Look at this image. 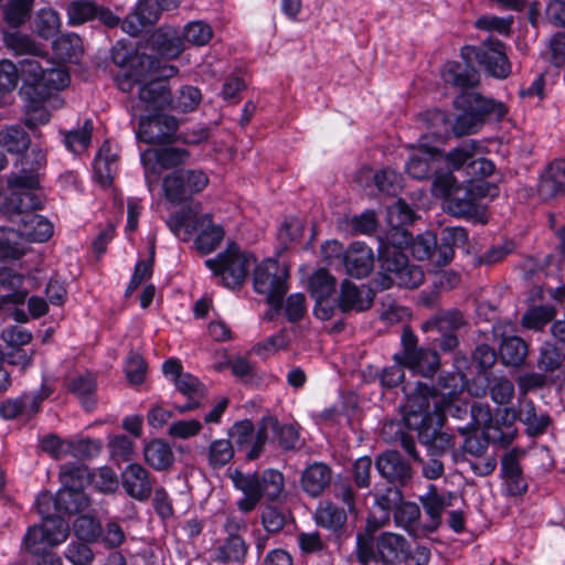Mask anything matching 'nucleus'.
<instances>
[{
    "instance_id": "f257e3e1",
    "label": "nucleus",
    "mask_w": 565,
    "mask_h": 565,
    "mask_svg": "<svg viewBox=\"0 0 565 565\" xmlns=\"http://www.w3.org/2000/svg\"><path fill=\"white\" fill-rule=\"evenodd\" d=\"M441 77L446 84L461 90L454 100V106L460 110L452 126L457 136L475 134L487 119H500L505 115L502 103L470 90L479 85L480 75L469 64L447 62L443 66Z\"/></svg>"
},
{
    "instance_id": "f03ea898",
    "label": "nucleus",
    "mask_w": 565,
    "mask_h": 565,
    "mask_svg": "<svg viewBox=\"0 0 565 565\" xmlns=\"http://www.w3.org/2000/svg\"><path fill=\"white\" fill-rule=\"evenodd\" d=\"M436 194L446 199L447 211L458 217L486 223L484 209L479 200L499 196V188L490 182H466L459 185L451 172L437 175L433 181Z\"/></svg>"
},
{
    "instance_id": "7ed1b4c3",
    "label": "nucleus",
    "mask_w": 565,
    "mask_h": 565,
    "mask_svg": "<svg viewBox=\"0 0 565 565\" xmlns=\"http://www.w3.org/2000/svg\"><path fill=\"white\" fill-rule=\"evenodd\" d=\"M411 253L418 260H427L435 268H443L451 263L456 248L468 243V232L460 226L445 227L438 241L433 232H425L409 239Z\"/></svg>"
},
{
    "instance_id": "20e7f679",
    "label": "nucleus",
    "mask_w": 565,
    "mask_h": 565,
    "mask_svg": "<svg viewBox=\"0 0 565 565\" xmlns=\"http://www.w3.org/2000/svg\"><path fill=\"white\" fill-rule=\"evenodd\" d=\"M231 478L234 487L244 494L236 502L237 509L243 513L254 511L263 498L268 501L277 500L285 484L282 473L275 469H267L262 473L236 470Z\"/></svg>"
},
{
    "instance_id": "39448f33",
    "label": "nucleus",
    "mask_w": 565,
    "mask_h": 565,
    "mask_svg": "<svg viewBox=\"0 0 565 565\" xmlns=\"http://www.w3.org/2000/svg\"><path fill=\"white\" fill-rule=\"evenodd\" d=\"M376 526L367 522L365 533L358 534V558L362 565L381 563L383 565H397L407 551L408 541L399 534L383 532L379 536L373 533Z\"/></svg>"
},
{
    "instance_id": "423d86ee",
    "label": "nucleus",
    "mask_w": 565,
    "mask_h": 565,
    "mask_svg": "<svg viewBox=\"0 0 565 565\" xmlns=\"http://www.w3.org/2000/svg\"><path fill=\"white\" fill-rule=\"evenodd\" d=\"M177 73L178 68L175 66L164 64L160 74L138 85L137 96L131 97L129 102L130 115L135 118L142 111L156 113L172 105L173 98L167 79Z\"/></svg>"
},
{
    "instance_id": "0eeeda50",
    "label": "nucleus",
    "mask_w": 565,
    "mask_h": 565,
    "mask_svg": "<svg viewBox=\"0 0 565 565\" xmlns=\"http://www.w3.org/2000/svg\"><path fill=\"white\" fill-rule=\"evenodd\" d=\"M289 267L276 259L267 258L258 264L253 273L254 290L266 297L275 310L282 307L284 297L287 294V280Z\"/></svg>"
},
{
    "instance_id": "6e6552de",
    "label": "nucleus",
    "mask_w": 565,
    "mask_h": 565,
    "mask_svg": "<svg viewBox=\"0 0 565 565\" xmlns=\"http://www.w3.org/2000/svg\"><path fill=\"white\" fill-rule=\"evenodd\" d=\"M217 284L234 289L243 285L250 266V258L235 243H230L216 257L205 260Z\"/></svg>"
},
{
    "instance_id": "1a4fd4ad",
    "label": "nucleus",
    "mask_w": 565,
    "mask_h": 565,
    "mask_svg": "<svg viewBox=\"0 0 565 565\" xmlns=\"http://www.w3.org/2000/svg\"><path fill=\"white\" fill-rule=\"evenodd\" d=\"M402 350L394 354V362L404 363V365L414 373L425 377H431L438 371L440 360L435 350L418 347V340L415 333L405 328L401 338Z\"/></svg>"
},
{
    "instance_id": "9d476101",
    "label": "nucleus",
    "mask_w": 565,
    "mask_h": 565,
    "mask_svg": "<svg viewBox=\"0 0 565 565\" xmlns=\"http://www.w3.org/2000/svg\"><path fill=\"white\" fill-rule=\"evenodd\" d=\"M209 184L207 175L201 170L178 169L163 178L164 198L178 205L190 201Z\"/></svg>"
},
{
    "instance_id": "9b49d317",
    "label": "nucleus",
    "mask_w": 565,
    "mask_h": 565,
    "mask_svg": "<svg viewBox=\"0 0 565 565\" xmlns=\"http://www.w3.org/2000/svg\"><path fill=\"white\" fill-rule=\"evenodd\" d=\"M479 145L470 140L451 149L446 154V162L452 170L463 169L466 175L470 179L467 182H484L482 179L494 172V163L483 157H476Z\"/></svg>"
},
{
    "instance_id": "f8f14e48",
    "label": "nucleus",
    "mask_w": 565,
    "mask_h": 565,
    "mask_svg": "<svg viewBox=\"0 0 565 565\" xmlns=\"http://www.w3.org/2000/svg\"><path fill=\"white\" fill-rule=\"evenodd\" d=\"M462 57L467 61H475L492 77L504 79L511 74V63L501 41L488 40L479 46H466L462 50Z\"/></svg>"
},
{
    "instance_id": "ddd939ff",
    "label": "nucleus",
    "mask_w": 565,
    "mask_h": 565,
    "mask_svg": "<svg viewBox=\"0 0 565 565\" xmlns=\"http://www.w3.org/2000/svg\"><path fill=\"white\" fill-rule=\"evenodd\" d=\"M463 313L458 309L440 310L422 323L424 332H438L433 339L435 345L443 352H452L458 347L456 332L466 326Z\"/></svg>"
},
{
    "instance_id": "4468645a",
    "label": "nucleus",
    "mask_w": 565,
    "mask_h": 565,
    "mask_svg": "<svg viewBox=\"0 0 565 565\" xmlns=\"http://www.w3.org/2000/svg\"><path fill=\"white\" fill-rule=\"evenodd\" d=\"M406 395L404 405V422L409 429H418L429 423L438 422L440 416L430 413L429 398L434 396V388L428 384L417 382L415 391L408 392L406 385L403 386Z\"/></svg>"
},
{
    "instance_id": "2eb2a0df",
    "label": "nucleus",
    "mask_w": 565,
    "mask_h": 565,
    "mask_svg": "<svg viewBox=\"0 0 565 565\" xmlns=\"http://www.w3.org/2000/svg\"><path fill=\"white\" fill-rule=\"evenodd\" d=\"M190 153L184 148L166 147L160 149H147L140 156L145 169V178L148 189L151 191L156 180L150 174L159 175L161 170L181 166L188 161Z\"/></svg>"
},
{
    "instance_id": "dca6fc26",
    "label": "nucleus",
    "mask_w": 565,
    "mask_h": 565,
    "mask_svg": "<svg viewBox=\"0 0 565 565\" xmlns=\"http://www.w3.org/2000/svg\"><path fill=\"white\" fill-rule=\"evenodd\" d=\"M162 68L163 65L157 57L137 52L130 60L128 68L117 77L118 87L122 92L132 94L135 86L156 77Z\"/></svg>"
},
{
    "instance_id": "f3484780",
    "label": "nucleus",
    "mask_w": 565,
    "mask_h": 565,
    "mask_svg": "<svg viewBox=\"0 0 565 565\" xmlns=\"http://www.w3.org/2000/svg\"><path fill=\"white\" fill-rule=\"evenodd\" d=\"M139 116V128L137 130V138L149 145L166 143L171 140L175 134L179 122L170 115L156 114Z\"/></svg>"
},
{
    "instance_id": "a211bd4d",
    "label": "nucleus",
    "mask_w": 565,
    "mask_h": 565,
    "mask_svg": "<svg viewBox=\"0 0 565 565\" xmlns=\"http://www.w3.org/2000/svg\"><path fill=\"white\" fill-rule=\"evenodd\" d=\"M70 534L67 522L63 519L62 514L51 518L42 519L40 525L29 527L25 536L24 544L38 543L46 547H54L65 542Z\"/></svg>"
},
{
    "instance_id": "6ab92c4d",
    "label": "nucleus",
    "mask_w": 565,
    "mask_h": 565,
    "mask_svg": "<svg viewBox=\"0 0 565 565\" xmlns=\"http://www.w3.org/2000/svg\"><path fill=\"white\" fill-rule=\"evenodd\" d=\"M17 166L21 167L19 172H11L7 183L18 185L20 182L29 186H39V171L46 166V153L39 147H33L19 156Z\"/></svg>"
},
{
    "instance_id": "aec40b11",
    "label": "nucleus",
    "mask_w": 565,
    "mask_h": 565,
    "mask_svg": "<svg viewBox=\"0 0 565 565\" xmlns=\"http://www.w3.org/2000/svg\"><path fill=\"white\" fill-rule=\"evenodd\" d=\"M375 468L381 477L399 487L406 486L413 478L409 461L396 450L380 454L375 459Z\"/></svg>"
},
{
    "instance_id": "412c9836",
    "label": "nucleus",
    "mask_w": 565,
    "mask_h": 565,
    "mask_svg": "<svg viewBox=\"0 0 565 565\" xmlns=\"http://www.w3.org/2000/svg\"><path fill=\"white\" fill-rule=\"evenodd\" d=\"M375 291L367 285L360 286L345 279L341 284L338 297V307L343 313L351 311L362 312L371 308Z\"/></svg>"
},
{
    "instance_id": "4be33fe9",
    "label": "nucleus",
    "mask_w": 565,
    "mask_h": 565,
    "mask_svg": "<svg viewBox=\"0 0 565 565\" xmlns=\"http://www.w3.org/2000/svg\"><path fill=\"white\" fill-rule=\"evenodd\" d=\"M402 239L398 241V245L395 243L388 244L381 242L379 245V262L382 273L379 277H397L401 269L406 265L408 260L407 256L402 250V245H408L411 234L407 231H401Z\"/></svg>"
},
{
    "instance_id": "5701e85b",
    "label": "nucleus",
    "mask_w": 565,
    "mask_h": 565,
    "mask_svg": "<svg viewBox=\"0 0 565 565\" xmlns=\"http://www.w3.org/2000/svg\"><path fill=\"white\" fill-rule=\"evenodd\" d=\"M121 484L126 493L140 502L147 501L153 488L149 471L140 463H129L121 472Z\"/></svg>"
},
{
    "instance_id": "b1692460",
    "label": "nucleus",
    "mask_w": 565,
    "mask_h": 565,
    "mask_svg": "<svg viewBox=\"0 0 565 565\" xmlns=\"http://www.w3.org/2000/svg\"><path fill=\"white\" fill-rule=\"evenodd\" d=\"M10 194L7 196V211L19 220L26 213L42 209L41 198L33 191L38 186H29L23 182L18 185L8 184Z\"/></svg>"
},
{
    "instance_id": "393cba45",
    "label": "nucleus",
    "mask_w": 565,
    "mask_h": 565,
    "mask_svg": "<svg viewBox=\"0 0 565 565\" xmlns=\"http://www.w3.org/2000/svg\"><path fill=\"white\" fill-rule=\"evenodd\" d=\"M441 164V153L436 148L419 149L414 152L406 162V172L414 179L425 180L441 173L438 169Z\"/></svg>"
},
{
    "instance_id": "a878e982",
    "label": "nucleus",
    "mask_w": 565,
    "mask_h": 565,
    "mask_svg": "<svg viewBox=\"0 0 565 565\" xmlns=\"http://www.w3.org/2000/svg\"><path fill=\"white\" fill-rule=\"evenodd\" d=\"M193 231H198L194 245L201 254L214 252L222 243L225 234L221 225L213 223L211 214H203L196 217Z\"/></svg>"
},
{
    "instance_id": "bb28decb",
    "label": "nucleus",
    "mask_w": 565,
    "mask_h": 565,
    "mask_svg": "<svg viewBox=\"0 0 565 565\" xmlns=\"http://www.w3.org/2000/svg\"><path fill=\"white\" fill-rule=\"evenodd\" d=\"M342 263L350 276L355 278L366 277L374 266L372 248L364 243H352L344 252Z\"/></svg>"
},
{
    "instance_id": "cd10ccee",
    "label": "nucleus",
    "mask_w": 565,
    "mask_h": 565,
    "mask_svg": "<svg viewBox=\"0 0 565 565\" xmlns=\"http://www.w3.org/2000/svg\"><path fill=\"white\" fill-rule=\"evenodd\" d=\"M332 479L331 467L324 462L316 461L305 468L300 484L308 495L318 498L330 487Z\"/></svg>"
},
{
    "instance_id": "c85d7f7f",
    "label": "nucleus",
    "mask_w": 565,
    "mask_h": 565,
    "mask_svg": "<svg viewBox=\"0 0 565 565\" xmlns=\"http://www.w3.org/2000/svg\"><path fill=\"white\" fill-rule=\"evenodd\" d=\"M21 95L23 97L22 111L24 125L31 130L46 125L50 121L51 115L38 88H26L21 92Z\"/></svg>"
},
{
    "instance_id": "c756f323",
    "label": "nucleus",
    "mask_w": 565,
    "mask_h": 565,
    "mask_svg": "<svg viewBox=\"0 0 565 565\" xmlns=\"http://www.w3.org/2000/svg\"><path fill=\"white\" fill-rule=\"evenodd\" d=\"M248 550L249 545L242 535L226 536L216 543L212 561L218 564H243Z\"/></svg>"
},
{
    "instance_id": "7c9ffc66",
    "label": "nucleus",
    "mask_w": 565,
    "mask_h": 565,
    "mask_svg": "<svg viewBox=\"0 0 565 565\" xmlns=\"http://www.w3.org/2000/svg\"><path fill=\"white\" fill-rule=\"evenodd\" d=\"M516 420L515 411L504 408L500 418L491 422L484 429L487 438L490 443L508 447L512 444L518 435V428L514 425Z\"/></svg>"
},
{
    "instance_id": "2f4dec72",
    "label": "nucleus",
    "mask_w": 565,
    "mask_h": 565,
    "mask_svg": "<svg viewBox=\"0 0 565 565\" xmlns=\"http://www.w3.org/2000/svg\"><path fill=\"white\" fill-rule=\"evenodd\" d=\"M539 194L544 200L555 199L565 194V161H553L542 174Z\"/></svg>"
},
{
    "instance_id": "473e14b6",
    "label": "nucleus",
    "mask_w": 565,
    "mask_h": 565,
    "mask_svg": "<svg viewBox=\"0 0 565 565\" xmlns=\"http://www.w3.org/2000/svg\"><path fill=\"white\" fill-rule=\"evenodd\" d=\"M24 276L12 269L0 271V307L7 303L19 305L24 302L28 290L23 289Z\"/></svg>"
},
{
    "instance_id": "72a5a7b5",
    "label": "nucleus",
    "mask_w": 565,
    "mask_h": 565,
    "mask_svg": "<svg viewBox=\"0 0 565 565\" xmlns=\"http://www.w3.org/2000/svg\"><path fill=\"white\" fill-rule=\"evenodd\" d=\"M515 414L516 419L526 426V434L531 437L543 435L552 423L547 413H536L535 405L530 399L522 401Z\"/></svg>"
},
{
    "instance_id": "f704fd0d",
    "label": "nucleus",
    "mask_w": 565,
    "mask_h": 565,
    "mask_svg": "<svg viewBox=\"0 0 565 565\" xmlns=\"http://www.w3.org/2000/svg\"><path fill=\"white\" fill-rule=\"evenodd\" d=\"M441 418L438 422L429 423L418 429L419 441L428 447L433 456H439L452 445V436L440 430Z\"/></svg>"
},
{
    "instance_id": "c9c22d12",
    "label": "nucleus",
    "mask_w": 565,
    "mask_h": 565,
    "mask_svg": "<svg viewBox=\"0 0 565 565\" xmlns=\"http://www.w3.org/2000/svg\"><path fill=\"white\" fill-rule=\"evenodd\" d=\"M3 43L15 55L41 57L47 55L44 45L36 43L30 35L18 30L3 31Z\"/></svg>"
},
{
    "instance_id": "e433bc0d",
    "label": "nucleus",
    "mask_w": 565,
    "mask_h": 565,
    "mask_svg": "<svg viewBox=\"0 0 565 565\" xmlns=\"http://www.w3.org/2000/svg\"><path fill=\"white\" fill-rule=\"evenodd\" d=\"M419 502L429 518V523L425 526L426 530L436 531L441 524L444 510L450 505L449 501L438 493L436 486L429 484L427 492L419 497Z\"/></svg>"
},
{
    "instance_id": "4c0bfd02",
    "label": "nucleus",
    "mask_w": 565,
    "mask_h": 565,
    "mask_svg": "<svg viewBox=\"0 0 565 565\" xmlns=\"http://www.w3.org/2000/svg\"><path fill=\"white\" fill-rule=\"evenodd\" d=\"M67 388L79 401L85 411L92 412L97 404V383L95 377L89 374H81L68 381Z\"/></svg>"
},
{
    "instance_id": "58836bf2",
    "label": "nucleus",
    "mask_w": 565,
    "mask_h": 565,
    "mask_svg": "<svg viewBox=\"0 0 565 565\" xmlns=\"http://www.w3.org/2000/svg\"><path fill=\"white\" fill-rule=\"evenodd\" d=\"M316 523L333 533L340 532L348 520L347 510L338 507L334 502L323 501L315 513Z\"/></svg>"
},
{
    "instance_id": "ea45409f",
    "label": "nucleus",
    "mask_w": 565,
    "mask_h": 565,
    "mask_svg": "<svg viewBox=\"0 0 565 565\" xmlns=\"http://www.w3.org/2000/svg\"><path fill=\"white\" fill-rule=\"evenodd\" d=\"M423 281V269L417 265L411 264L409 260L406 262V265L401 269L397 277H377L375 279V284L382 290L388 289L394 285L412 289L418 287Z\"/></svg>"
},
{
    "instance_id": "a19ab883",
    "label": "nucleus",
    "mask_w": 565,
    "mask_h": 565,
    "mask_svg": "<svg viewBox=\"0 0 565 565\" xmlns=\"http://www.w3.org/2000/svg\"><path fill=\"white\" fill-rule=\"evenodd\" d=\"M0 146L9 153L22 154L31 147V137L22 126L8 125L0 130Z\"/></svg>"
},
{
    "instance_id": "79ce46f5",
    "label": "nucleus",
    "mask_w": 565,
    "mask_h": 565,
    "mask_svg": "<svg viewBox=\"0 0 565 565\" xmlns=\"http://www.w3.org/2000/svg\"><path fill=\"white\" fill-rule=\"evenodd\" d=\"M146 462L154 470L162 471L172 466L174 456L171 447L162 439H153L143 448Z\"/></svg>"
},
{
    "instance_id": "37998d69",
    "label": "nucleus",
    "mask_w": 565,
    "mask_h": 565,
    "mask_svg": "<svg viewBox=\"0 0 565 565\" xmlns=\"http://www.w3.org/2000/svg\"><path fill=\"white\" fill-rule=\"evenodd\" d=\"M500 359L507 366H521L527 354L529 348L525 341L516 335L503 337L499 350Z\"/></svg>"
},
{
    "instance_id": "c03bdc74",
    "label": "nucleus",
    "mask_w": 565,
    "mask_h": 565,
    "mask_svg": "<svg viewBox=\"0 0 565 565\" xmlns=\"http://www.w3.org/2000/svg\"><path fill=\"white\" fill-rule=\"evenodd\" d=\"M58 514H76L85 511L89 504V498L83 490L61 488L56 492Z\"/></svg>"
},
{
    "instance_id": "a18cd8bd",
    "label": "nucleus",
    "mask_w": 565,
    "mask_h": 565,
    "mask_svg": "<svg viewBox=\"0 0 565 565\" xmlns=\"http://www.w3.org/2000/svg\"><path fill=\"white\" fill-rule=\"evenodd\" d=\"M52 50L58 60L77 63L83 54L82 39L75 33L62 34L53 41Z\"/></svg>"
},
{
    "instance_id": "49530a36",
    "label": "nucleus",
    "mask_w": 565,
    "mask_h": 565,
    "mask_svg": "<svg viewBox=\"0 0 565 565\" xmlns=\"http://www.w3.org/2000/svg\"><path fill=\"white\" fill-rule=\"evenodd\" d=\"M21 224V234L35 242H45L53 234V226L49 220L35 214L26 213V216L18 220Z\"/></svg>"
},
{
    "instance_id": "de8ad7c7",
    "label": "nucleus",
    "mask_w": 565,
    "mask_h": 565,
    "mask_svg": "<svg viewBox=\"0 0 565 565\" xmlns=\"http://www.w3.org/2000/svg\"><path fill=\"white\" fill-rule=\"evenodd\" d=\"M153 46L164 58H177L184 50L183 41L173 29L159 30L153 35Z\"/></svg>"
},
{
    "instance_id": "09e8293b",
    "label": "nucleus",
    "mask_w": 565,
    "mask_h": 565,
    "mask_svg": "<svg viewBox=\"0 0 565 565\" xmlns=\"http://www.w3.org/2000/svg\"><path fill=\"white\" fill-rule=\"evenodd\" d=\"M33 32L43 40L54 38L61 28V19L57 11L52 8L40 9L32 22Z\"/></svg>"
},
{
    "instance_id": "8fccbe9b",
    "label": "nucleus",
    "mask_w": 565,
    "mask_h": 565,
    "mask_svg": "<svg viewBox=\"0 0 565 565\" xmlns=\"http://www.w3.org/2000/svg\"><path fill=\"white\" fill-rule=\"evenodd\" d=\"M179 4L180 0H140L135 10L151 28L158 22L163 11L175 9Z\"/></svg>"
},
{
    "instance_id": "3c124183",
    "label": "nucleus",
    "mask_w": 565,
    "mask_h": 565,
    "mask_svg": "<svg viewBox=\"0 0 565 565\" xmlns=\"http://www.w3.org/2000/svg\"><path fill=\"white\" fill-rule=\"evenodd\" d=\"M393 512L396 526L409 534L415 533L420 521V509L416 503L402 500Z\"/></svg>"
},
{
    "instance_id": "603ef678",
    "label": "nucleus",
    "mask_w": 565,
    "mask_h": 565,
    "mask_svg": "<svg viewBox=\"0 0 565 565\" xmlns=\"http://www.w3.org/2000/svg\"><path fill=\"white\" fill-rule=\"evenodd\" d=\"M565 361V352L552 341H545L540 348L537 367L544 373H554Z\"/></svg>"
},
{
    "instance_id": "864d4df0",
    "label": "nucleus",
    "mask_w": 565,
    "mask_h": 565,
    "mask_svg": "<svg viewBox=\"0 0 565 565\" xmlns=\"http://www.w3.org/2000/svg\"><path fill=\"white\" fill-rule=\"evenodd\" d=\"M86 466L76 463H64L61 466L60 480L62 488L83 490L89 479Z\"/></svg>"
},
{
    "instance_id": "5fc2aeb1",
    "label": "nucleus",
    "mask_w": 565,
    "mask_h": 565,
    "mask_svg": "<svg viewBox=\"0 0 565 565\" xmlns=\"http://www.w3.org/2000/svg\"><path fill=\"white\" fill-rule=\"evenodd\" d=\"M45 57L29 56L19 62V74L30 84L29 88H40L46 68Z\"/></svg>"
},
{
    "instance_id": "6e6d98bb",
    "label": "nucleus",
    "mask_w": 565,
    "mask_h": 565,
    "mask_svg": "<svg viewBox=\"0 0 565 565\" xmlns=\"http://www.w3.org/2000/svg\"><path fill=\"white\" fill-rule=\"evenodd\" d=\"M234 445L230 439L213 440L207 450V462L213 469L226 466L234 457Z\"/></svg>"
},
{
    "instance_id": "4d7b16f0",
    "label": "nucleus",
    "mask_w": 565,
    "mask_h": 565,
    "mask_svg": "<svg viewBox=\"0 0 565 565\" xmlns=\"http://www.w3.org/2000/svg\"><path fill=\"white\" fill-rule=\"evenodd\" d=\"M275 428H277V419L275 417L268 416L262 419L257 431L254 433L252 446L246 452L248 460H255L262 455L268 439V434L270 431L275 434Z\"/></svg>"
},
{
    "instance_id": "13d9d810",
    "label": "nucleus",
    "mask_w": 565,
    "mask_h": 565,
    "mask_svg": "<svg viewBox=\"0 0 565 565\" xmlns=\"http://www.w3.org/2000/svg\"><path fill=\"white\" fill-rule=\"evenodd\" d=\"M337 280L328 270L318 269L310 278V291L316 301L328 300L335 290Z\"/></svg>"
},
{
    "instance_id": "bf43d9fd",
    "label": "nucleus",
    "mask_w": 565,
    "mask_h": 565,
    "mask_svg": "<svg viewBox=\"0 0 565 565\" xmlns=\"http://www.w3.org/2000/svg\"><path fill=\"white\" fill-rule=\"evenodd\" d=\"M93 131V122L86 119L84 125L74 130L64 132V145L73 153L83 152L90 143Z\"/></svg>"
},
{
    "instance_id": "052dcab7",
    "label": "nucleus",
    "mask_w": 565,
    "mask_h": 565,
    "mask_svg": "<svg viewBox=\"0 0 565 565\" xmlns=\"http://www.w3.org/2000/svg\"><path fill=\"white\" fill-rule=\"evenodd\" d=\"M77 540L86 543L97 542L103 534V526L98 520L88 515L78 516L73 525Z\"/></svg>"
},
{
    "instance_id": "680f3d73",
    "label": "nucleus",
    "mask_w": 565,
    "mask_h": 565,
    "mask_svg": "<svg viewBox=\"0 0 565 565\" xmlns=\"http://www.w3.org/2000/svg\"><path fill=\"white\" fill-rule=\"evenodd\" d=\"M468 415L470 422H468L466 426H457V430L461 435L467 434L469 430L478 429L479 427H483L484 429L492 422V414L489 405L480 402H473L469 405Z\"/></svg>"
},
{
    "instance_id": "e2e57ef3",
    "label": "nucleus",
    "mask_w": 565,
    "mask_h": 565,
    "mask_svg": "<svg viewBox=\"0 0 565 565\" xmlns=\"http://www.w3.org/2000/svg\"><path fill=\"white\" fill-rule=\"evenodd\" d=\"M34 0H11L3 9L6 22L17 29L23 24L30 15Z\"/></svg>"
},
{
    "instance_id": "0e129e2a",
    "label": "nucleus",
    "mask_w": 565,
    "mask_h": 565,
    "mask_svg": "<svg viewBox=\"0 0 565 565\" xmlns=\"http://www.w3.org/2000/svg\"><path fill=\"white\" fill-rule=\"evenodd\" d=\"M386 220L392 228L399 230L414 222L415 212L404 200L398 199L387 207Z\"/></svg>"
},
{
    "instance_id": "69168bd1",
    "label": "nucleus",
    "mask_w": 565,
    "mask_h": 565,
    "mask_svg": "<svg viewBox=\"0 0 565 565\" xmlns=\"http://www.w3.org/2000/svg\"><path fill=\"white\" fill-rule=\"evenodd\" d=\"M117 170V160L113 154H105L104 148L97 154L94 161L95 177L103 186H109Z\"/></svg>"
},
{
    "instance_id": "338daca9",
    "label": "nucleus",
    "mask_w": 565,
    "mask_h": 565,
    "mask_svg": "<svg viewBox=\"0 0 565 565\" xmlns=\"http://www.w3.org/2000/svg\"><path fill=\"white\" fill-rule=\"evenodd\" d=\"M97 6L89 1L75 0L67 4L68 23L79 25L96 19Z\"/></svg>"
},
{
    "instance_id": "774afa93",
    "label": "nucleus",
    "mask_w": 565,
    "mask_h": 565,
    "mask_svg": "<svg viewBox=\"0 0 565 565\" xmlns=\"http://www.w3.org/2000/svg\"><path fill=\"white\" fill-rule=\"evenodd\" d=\"M375 504L383 511L384 520H388L390 511H394L403 500V492L399 486L385 487L374 492Z\"/></svg>"
}]
</instances>
